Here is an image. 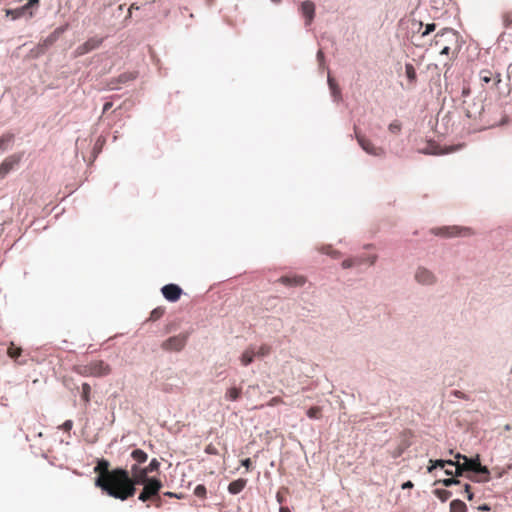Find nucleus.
<instances>
[{
    "label": "nucleus",
    "instance_id": "40",
    "mask_svg": "<svg viewBox=\"0 0 512 512\" xmlns=\"http://www.w3.org/2000/svg\"><path fill=\"white\" fill-rule=\"evenodd\" d=\"M429 463H435L436 468L437 467L444 468L446 465H454L455 464L453 460H442V459L430 460Z\"/></svg>",
    "mask_w": 512,
    "mask_h": 512
},
{
    "label": "nucleus",
    "instance_id": "20",
    "mask_svg": "<svg viewBox=\"0 0 512 512\" xmlns=\"http://www.w3.org/2000/svg\"><path fill=\"white\" fill-rule=\"evenodd\" d=\"M256 356V350L252 346L248 347L241 355L240 361L243 366H247L253 362Z\"/></svg>",
    "mask_w": 512,
    "mask_h": 512
},
{
    "label": "nucleus",
    "instance_id": "31",
    "mask_svg": "<svg viewBox=\"0 0 512 512\" xmlns=\"http://www.w3.org/2000/svg\"><path fill=\"white\" fill-rule=\"evenodd\" d=\"M321 412H322V410L319 406H313L308 409L307 416L310 419H320L322 416Z\"/></svg>",
    "mask_w": 512,
    "mask_h": 512
},
{
    "label": "nucleus",
    "instance_id": "8",
    "mask_svg": "<svg viewBox=\"0 0 512 512\" xmlns=\"http://www.w3.org/2000/svg\"><path fill=\"white\" fill-rule=\"evenodd\" d=\"M102 42H103L102 38L91 37L86 42H84L83 44L79 45L76 48L75 54H76V56L85 55V54L89 53L90 51L98 48L102 44Z\"/></svg>",
    "mask_w": 512,
    "mask_h": 512
},
{
    "label": "nucleus",
    "instance_id": "17",
    "mask_svg": "<svg viewBox=\"0 0 512 512\" xmlns=\"http://www.w3.org/2000/svg\"><path fill=\"white\" fill-rule=\"evenodd\" d=\"M455 458L463 460L466 471L475 472L478 468V465L480 464L478 456L476 458H468L467 456L458 453L456 454Z\"/></svg>",
    "mask_w": 512,
    "mask_h": 512
},
{
    "label": "nucleus",
    "instance_id": "62",
    "mask_svg": "<svg viewBox=\"0 0 512 512\" xmlns=\"http://www.w3.org/2000/svg\"><path fill=\"white\" fill-rule=\"evenodd\" d=\"M498 478H500L502 476V473L500 471H497V475H496Z\"/></svg>",
    "mask_w": 512,
    "mask_h": 512
},
{
    "label": "nucleus",
    "instance_id": "5",
    "mask_svg": "<svg viewBox=\"0 0 512 512\" xmlns=\"http://www.w3.org/2000/svg\"><path fill=\"white\" fill-rule=\"evenodd\" d=\"M462 109L469 119L476 120L482 115L484 106L480 99H463Z\"/></svg>",
    "mask_w": 512,
    "mask_h": 512
},
{
    "label": "nucleus",
    "instance_id": "18",
    "mask_svg": "<svg viewBox=\"0 0 512 512\" xmlns=\"http://www.w3.org/2000/svg\"><path fill=\"white\" fill-rule=\"evenodd\" d=\"M479 76L481 81L484 83H489L494 80L495 85H498L501 82V75L498 73L494 76L493 73L488 69L481 70Z\"/></svg>",
    "mask_w": 512,
    "mask_h": 512
},
{
    "label": "nucleus",
    "instance_id": "58",
    "mask_svg": "<svg viewBox=\"0 0 512 512\" xmlns=\"http://www.w3.org/2000/svg\"><path fill=\"white\" fill-rule=\"evenodd\" d=\"M368 260H369L370 264L373 265L376 261V256H371Z\"/></svg>",
    "mask_w": 512,
    "mask_h": 512
},
{
    "label": "nucleus",
    "instance_id": "52",
    "mask_svg": "<svg viewBox=\"0 0 512 512\" xmlns=\"http://www.w3.org/2000/svg\"><path fill=\"white\" fill-rule=\"evenodd\" d=\"M413 486H414V485H413V483H412L411 481H407V482H404V483L402 484V489H410V488H412Z\"/></svg>",
    "mask_w": 512,
    "mask_h": 512
},
{
    "label": "nucleus",
    "instance_id": "49",
    "mask_svg": "<svg viewBox=\"0 0 512 512\" xmlns=\"http://www.w3.org/2000/svg\"><path fill=\"white\" fill-rule=\"evenodd\" d=\"M205 452L208 454H217L216 448L212 445H208L205 449Z\"/></svg>",
    "mask_w": 512,
    "mask_h": 512
},
{
    "label": "nucleus",
    "instance_id": "29",
    "mask_svg": "<svg viewBox=\"0 0 512 512\" xmlns=\"http://www.w3.org/2000/svg\"><path fill=\"white\" fill-rule=\"evenodd\" d=\"M240 395H241V389L240 388L231 387V388H229L227 390V392L225 394V397L228 400L236 401L237 399H239Z\"/></svg>",
    "mask_w": 512,
    "mask_h": 512
},
{
    "label": "nucleus",
    "instance_id": "11",
    "mask_svg": "<svg viewBox=\"0 0 512 512\" xmlns=\"http://www.w3.org/2000/svg\"><path fill=\"white\" fill-rule=\"evenodd\" d=\"M161 292L166 300L176 302L180 299L183 291L176 284H167L162 287Z\"/></svg>",
    "mask_w": 512,
    "mask_h": 512
},
{
    "label": "nucleus",
    "instance_id": "55",
    "mask_svg": "<svg viewBox=\"0 0 512 512\" xmlns=\"http://www.w3.org/2000/svg\"><path fill=\"white\" fill-rule=\"evenodd\" d=\"M279 512H291L290 509L286 506H281Z\"/></svg>",
    "mask_w": 512,
    "mask_h": 512
},
{
    "label": "nucleus",
    "instance_id": "22",
    "mask_svg": "<svg viewBox=\"0 0 512 512\" xmlns=\"http://www.w3.org/2000/svg\"><path fill=\"white\" fill-rule=\"evenodd\" d=\"M475 473L479 474V478L476 479L478 482H488L490 480V471L486 466H482L481 463L478 465Z\"/></svg>",
    "mask_w": 512,
    "mask_h": 512
},
{
    "label": "nucleus",
    "instance_id": "25",
    "mask_svg": "<svg viewBox=\"0 0 512 512\" xmlns=\"http://www.w3.org/2000/svg\"><path fill=\"white\" fill-rule=\"evenodd\" d=\"M405 74L411 84H414L417 79V74L414 66L411 63L405 65Z\"/></svg>",
    "mask_w": 512,
    "mask_h": 512
},
{
    "label": "nucleus",
    "instance_id": "46",
    "mask_svg": "<svg viewBox=\"0 0 512 512\" xmlns=\"http://www.w3.org/2000/svg\"><path fill=\"white\" fill-rule=\"evenodd\" d=\"M435 28H436V25L434 23L427 24L425 31L422 33V36H426L429 33L433 32L435 30Z\"/></svg>",
    "mask_w": 512,
    "mask_h": 512
},
{
    "label": "nucleus",
    "instance_id": "39",
    "mask_svg": "<svg viewBox=\"0 0 512 512\" xmlns=\"http://www.w3.org/2000/svg\"><path fill=\"white\" fill-rule=\"evenodd\" d=\"M271 352V347L267 344H262L257 350H256V356L264 357L269 355Z\"/></svg>",
    "mask_w": 512,
    "mask_h": 512
},
{
    "label": "nucleus",
    "instance_id": "16",
    "mask_svg": "<svg viewBox=\"0 0 512 512\" xmlns=\"http://www.w3.org/2000/svg\"><path fill=\"white\" fill-rule=\"evenodd\" d=\"M302 15L306 18V24L310 25L315 15V5L312 1L307 0L302 2L300 7Z\"/></svg>",
    "mask_w": 512,
    "mask_h": 512
},
{
    "label": "nucleus",
    "instance_id": "59",
    "mask_svg": "<svg viewBox=\"0 0 512 512\" xmlns=\"http://www.w3.org/2000/svg\"><path fill=\"white\" fill-rule=\"evenodd\" d=\"M435 468H436L435 463H430V466H428V471L431 472Z\"/></svg>",
    "mask_w": 512,
    "mask_h": 512
},
{
    "label": "nucleus",
    "instance_id": "37",
    "mask_svg": "<svg viewBox=\"0 0 512 512\" xmlns=\"http://www.w3.org/2000/svg\"><path fill=\"white\" fill-rule=\"evenodd\" d=\"M328 84L332 91L333 96L334 97L340 96V89H339L338 85L336 84L335 80L333 78H331L330 76L328 77Z\"/></svg>",
    "mask_w": 512,
    "mask_h": 512
},
{
    "label": "nucleus",
    "instance_id": "32",
    "mask_svg": "<svg viewBox=\"0 0 512 512\" xmlns=\"http://www.w3.org/2000/svg\"><path fill=\"white\" fill-rule=\"evenodd\" d=\"M318 250H319V252H321L323 254L330 255L333 258H338L340 255V253L338 251L332 249V247L329 245L321 246Z\"/></svg>",
    "mask_w": 512,
    "mask_h": 512
},
{
    "label": "nucleus",
    "instance_id": "45",
    "mask_svg": "<svg viewBox=\"0 0 512 512\" xmlns=\"http://www.w3.org/2000/svg\"><path fill=\"white\" fill-rule=\"evenodd\" d=\"M283 403H284V402H283V400H282V398H281V397H279V396H275V397H273V398L269 401L268 405H269V406H276V405L283 404Z\"/></svg>",
    "mask_w": 512,
    "mask_h": 512
},
{
    "label": "nucleus",
    "instance_id": "13",
    "mask_svg": "<svg viewBox=\"0 0 512 512\" xmlns=\"http://www.w3.org/2000/svg\"><path fill=\"white\" fill-rule=\"evenodd\" d=\"M278 282L289 287H300L306 283V278L302 275H287L280 277Z\"/></svg>",
    "mask_w": 512,
    "mask_h": 512
},
{
    "label": "nucleus",
    "instance_id": "26",
    "mask_svg": "<svg viewBox=\"0 0 512 512\" xmlns=\"http://www.w3.org/2000/svg\"><path fill=\"white\" fill-rule=\"evenodd\" d=\"M462 145H458V146H446L444 149H442L441 151H437L436 150V147L432 150H422L423 153H426V154H438V153H441V154H445V153H451V152H454L455 150L461 148Z\"/></svg>",
    "mask_w": 512,
    "mask_h": 512
},
{
    "label": "nucleus",
    "instance_id": "14",
    "mask_svg": "<svg viewBox=\"0 0 512 512\" xmlns=\"http://www.w3.org/2000/svg\"><path fill=\"white\" fill-rule=\"evenodd\" d=\"M159 468L160 462L156 458H153L146 467H140L137 464H133L131 466L129 473L132 475H137L138 471H145L146 476H148L149 473L153 471H158Z\"/></svg>",
    "mask_w": 512,
    "mask_h": 512
},
{
    "label": "nucleus",
    "instance_id": "56",
    "mask_svg": "<svg viewBox=\"0 0 512 512\" xmlns=\"http://www.w3.org/2000/svg\"><path fill=\"white\" fill-rule=\"evenodd\" d=\"M479 510H481V511H489L490 508L487 505H483V506L479 507Z\"/></svg>",
    "mask_w": 512,
    "mask_h": 512
},
{
    "label": "nucleus",
    "instance_id": "43",
    "mask_svg": "<svg viewBox=\"0 0 512 512\" xmlns=\"http://www.w3.org/2000/svg\"><path fill=\"white\" fill-rule=\"evenodd\" d=\"M194 494L197 497L204 498L206 496V487L202 484L197 485L194 489Z\"/></svg>",
    "mask_w": 512,
    "mask_h": 512
},
{
    "label": "nucleus",
    "instance_id": "47",
    "mask_svg": "<svg viewBox=\"0 0 512 512\" xmlns=\"http://www.w3.org/2000/svg\"><path fill=\"white\" fill-rule=\"evenodd\" d=\"M464 492L467 494L468 500H472L473 499V493L471 492V486L469 484H465Z\"/></svg>",
    "mask_w": 512,
    "mask_h": 512
},
{
    "label": "nucleus",
    "instance_id": "63",
    "mask_svg": "<svg viewBox=\"0 0 512 512\" xmlns=\"http://www.w3.org/2000/svg\"><path fill=\"white\" fill-rule=\"evenodd\" d=\"M323 53L321 51L318 52V57H322Z\"/></svg>",
    "mask_w": 512,
    "mask_h": 512
},
{
    "label": "nucleus",
    "instance_id": "4",
    "mask_svg": "<svg viewBox=\"0 0 512 512\" xmlns=\"http://www.w3.org/2000/svg\"><path fill=\"white\" fill-rule=\"evenodd\" d=\"M73 371L83 377H105L111 374V366L103 360H93L87 364H77Z\"/></svg>",
    "mask_w": 512,
    "mask_h": 512
},
{
    "label": "nucleus",
    "instance_id": "10",
    "mask_svg": "<svg viewBox=\"0 0 512 512\" xmlns=\"http://www.w3.org/2000/svg\"><path fill=\"white\" fill-rule=\"evenodd\" d=\"M21 160L20 154L10 155L0 164V179H3Z\"/></svg>",
    "mask_w": 512,
    "mask_h": 512
},
{
    "label": "nucleus",
    "instance_id": "61",
    "mask_svg": "<svg viewBox=\"0 0 512 512\" xmlns=\"http://www.w3.org/2000/svg\"><path fill=\"white\" fill-rule=\"evenodd\" d=\"M166 495L169 497L175 496V494H173L172 492H167Z\"/></svg>",
    "mask_w": 512,
    "mask_h": 512
},
{
    "label": "nucleus",
    "instance_id": "23",
    "mask_svg": "<svg viewBox=\"0 0 512 512\" xmlns=\"http://www.w3.org/2000/svg\"><path fill=\"white\" fill-rule=\"evenodd\" d=\"M26 11H27V7H24V6L16 8V9H7L6 16H9L13 20H16V19H19L22 16H24Z\"/></svg>",
    "mask_w": 512,
    "mask_h": 512
},
{
    "label": "nucleus",
    "instance_id": "53",
    "mask_svg": "<svg viewBox=\"0 0 512 512\" xmlns=\"http://www.w3.org/2000/svg\"><path fill=\"white\" fill-rule=\"evenodd\" d=\"M112 108V103L111 102H106L103 106V112H107L109 109Z\"/></svg>",
    "mask_w": 512,
    "mask_h": 512
},
{
    "label": "nucleus",
    "instance_id": "48",
    "mask_svg": "<svg viewBox=\"0 0 512 512\" xmlns=\"http://www.w3.org/2000/svg\"><path fill=\"white\" fill-rule=\"evenodd\" d=\"M38 4L39 0H29L28 3L24 5V7H27L28 10L30 7L38 6Z\"/></svg>",
    "mask_w": 512,
    "mask_h": 512
},
{
    "label": "nucleus",
    "instance_id": "21",
    "mask_svg": "<svg viewBox=\"0 0 512 512\" xmlns=\"http://www.w3.org/2000/svg\"><path fill=\"white\" fill-rule=\"evenodd\" d=\"M131 458L135 461L134 464H137L140 466L141 464L145 463L148 459V454L143 451L142 449H134L131 452Z\"/></svg>",
    "mask_w": 512,
    "mask_h": 512
},
{
    "label": "nucleus",
    "instance_id": "3",
    "mask_svg": "<svg viewBox=\"0 0 512 512\" xmlns=\"http://www.w3.org/2000/svg\"><path fill=\"white\" fill-rule=\"evenodd\" d=\"M430 47L451 61L457 57L460 50L459 34L453 29L445 28L435 35Z\"/></svg>",
    "mask_w": 512,
    "mask_h": 512
},
{
    "label": "nucleus",
    "instance_id": "41",
    "mask_svg": "<svg viewBox=\"0 0 512 512\" xmlns=\"http://www.w3.org/2000/svg\"><path fill=\"white\" fill-rule=\"evenodd\" d=\"M437 483H441L445 487H450L453 485L460 484V481L457 480L456 478H447V479L439 480V481H437Z\"/></svg>",
    "mask_w": 512,
    "mask_h": 512
},
{
    "label": "nucleus",
    "instance_id": "38",
    "mask_svg": "<svg viewBox=\"0 0 512 512\" xmlns=\"http://www.w3.org/2000/svg\"><path fill=\"white\" fill-rule=\"evenodd\" d=\"M164 308L162 307H157L155 308L154 310H152V312L150 313V320H153V321H156L158 319H160L163 315H164Z\"/></svg>",
    "mask_w": 512,
    "mask_h": 512
},
{
    "label": "nucleus",
    "instance_id": "57",
    "mask_svg": "<svg viewBox=\"0 0 512 512\" xmlns=\"http://www.w3.org/2000/svg\"><path fill=\"white\" fill-rule=\"evenodd\" d=\"M445 474L449 475V476H453L454 475V471H452L451 469H446L445 470Z\"/></svg>",
    "mask_w": 512,
    "mask_h": 512
},
{
    "label": "nucleus",
    "instance_id": "12",
    "mask_svg": "<svg viewBox=\"0 0 512 512\" xmlns=\"http://www.w3.org/2000/svg\"><path fill=\"white\" fill-rule=\"evenodd\" d=\"M138 77L137 71H127L120 74L117 78L111 80L110 85L111 89H118L119 84H127L129 82L134 81Z\"/></svg>",
    "mask_w": 512,
    "mask_h": 512
},
{
    "label": "nucleus",
    "instance_id": "9",
    "mask_svg": "<svg viewBox=\"0 0 512 512\" xmlns=\"http://www.w3.org/2000/svg\"><path fill=\"white\" fill-rule=\"evenodd\" d=\"M436 234L446 236V237H454V236H469L472 234V232H471L470 228L452 226V227L440 228V229H438Z\"/></svg>",
    "mask_w": 512,
    "mask_h": 512
},
{
    "label": "nucleus",
    "instance_id": "50",
    "mask_svg": "<svg viewBox=\"0 0 512 512\" xmlns=\"http://www.w3.org/2000/svg\"><path fill=\"white\" fill-rule=\"evenodd\" d=\"M241 464L248 470V469H250L252 463H251L250 458H246V459L242 460Z\"/></svg>",
    "mask_w": 512,
    "mask_h": 512
},
{
    "label": "nucleus",
    "instance_id": "42",
    "mask_svg": "<svg viewBox=\"0 0 512 512\" xmlns=\"http://www.w3.org/2000/svg\"><path fill=\"white\" fill-rule=\"evenodd\" d=\"M388 129L393 134H398L401 131V123L398 120L389 124Z\"/></svg>",
    "mask_w": 512,
    "mask_h": 512
},
{
    "label": "nucleus",
    "instance_id": "35",
    "mask_svg": "<svg viewBox=\"0 0 512 512\" xmlns=\"http://www.w3.org/2000/svg\"><path fill=\"white\" fill-rule=\"evenodd\" d=\"M454 463L455 464L453 466H455V471H454L455 476H462L464 472H467L464 462L461 463L460 459H457V461H454Z\"/></svg>",
    "mask_w": 512,
    "mask_h": 512
},
{
    "label": "nucleus",
    "instance_id": "6",
    "mask_svg": "<svg viewBox=\"0 0 512 512\" xmlns=\"http://www.w3.org/2000/svg\"><path fill=\"white\" fill-rule=\"evenodd\" d=\"M187 342L186 334H179L169 337L162 342L161 348L167 352H179L181 351Z\"/></svg>",
    "mask_w": 512,
    "mask_h": 512
},
{
    "label": "nucleus",
    "instance_id": "24",
    "mask_svg": "<svg viewBox=\"0 0 512 512\" xmlns=\"http://www.w3.org/2000/svg\"><path fill=\"white\" fill-rule=\"evenodd\" d=\"M466 511H467V506L463 501L456 499V500H453L450 502V512H466Z\"/></svg>",
    "mask_w": 512,
    "mask_h": 512
},
{
    "label": "nucleus",
    "instance_id": "64",
    "mask_svg": "<svg viewBox=\"0 0 512 512\" xmlns=\"http://www.w3.org/2000/svg\"><path fill=\"white\" fill-rule=\"evenodd\" d=\"M274 3H279L281 0H272Z\"/></svg>",
    "mask_w": 512,
    "mask_h": 512
},
{
    "label": "nucleus",
    "instance_id": "7",
    "mask_svg": "<svg viewBox=\"0 0 512 512\" xmlns=\"http://www.w3.org/2000/svg\"><path fill=\"white\" fill-rule=\"evenodd\" d=\"M356 139L361 146V148L367 152L368 154L374 156H382L384 155V150L381 147H376L370 139L365 137L364 135L356 132Z\"/></svg>",
    "mask_w": 512,
    "mask_h": 512
},
{
    "label": "nucleus",
    "instance_id": "27",
    "mask_svg": "<svg viewBox=\"0 0 512 512\" xmlns=\"http://www.w3.org/2000/svg\"><path fill=\"white\" fill-rule=\"evenodd\" d=\"M363 262H364V259L360 258V257L346 259V260H344L342 262V267L344 269H348V268H351L353 266L361 265Z\"/></svg>",
    "mask_w": 512,
    "mask_h": 512
},
{
    "label": "nucleus",
    "instance_id": "44",
    "mask_svg": "<svg viewBox=\"0 0 512 512\" xmlns=\"http://www.w3.org/2000/svg\"><path fill=\"white\" fill-rule=\"evenodd\" d=\"M461 95H462V98H463V99H472V98L470 97V95H471V89H470V87H469L468 85L463 86V88H462V92H461Z\"/></svg>",
    "mask_w": 512,
    "mask_h": 512
},
{
    "label": "nucleus",
    "instance_id": "36",
    "mask_svg": "<svg viewBox=\"0 0 512 512\" xmlns=\"http://www.w3.org/2000/svg\"><path fill=\"white\" fill-rule=\"evenodd\" d=\"M502 21L505 28H512V11L503 13Z\"/></svg>",
    "mask_w": 512,
    "mask_h": 512
},
{
    "label": "nucleus",
    "instance_id": "19",
    "mask_svg": "<svg viewBox=\"0 0 512 512\" xmlns=\"http://www.w3.org/2000/svg\"><path fill=\"white\" fill-rule=\"evenodd\" d=\"M246 484H247L246 479L240 478V479L234 480L228 485V491L234 495L238 494L245 488Z\"/></svg>",
    "mask_w": 512,
    "mask_h": 512
},
{
    "label": "nucleus",
    "instance_id": "1",
    "mask_svg": "<svg viewBox=\"0 0 512 512\" xmlns=\"http://www.w3.org/2000/svg\"><path fill=\"white\" fill-rule=\"evenodd\" d=\"M109 466V462L104 459L97 463L94 468L95 473L98 474L95 485L109 496L117 499L118 496L125 494V491H121V487L128 483L129 471L123 468L110 470Z\"/></svg>",
    "mask_w": 512,
    "mask_h": 512
},
{
    "label": "nucleus",
    "instance_id": "15",
    "mask_svg": "<svg viewBox=\"0 0 512 512\" xmlns=\"http://www.w3.org/2000/svg\"><path fill=\"white\" fill-rule=\"evenodd\" d=\"M415 279L423 285H431L435 282L433 273L425 268H418L415 273Z\"/></svg>",
    "mask_w": 512,
    "mask_h": 512
},
{
    "label": "nucleus",
    "instance_id": "33",
    "mask_svg": "<svg viewBox=\"0 0 512 512\" xmlns=\"http://www.w3.org/2000/svg\"><path fill=\"white\" fill-rule=\"evenodd\" d=\"M434 493L442 502L447 501L452 496V493L445 489H436Z\"/></svg>",
    "mask_w": 512,
    "mask_h": 512
},
{
    "label": "nucleus",
    "instance_id": "51",
    "mask_svg": "<svg viewBox=\"0 0 512 512\" xmlns=\"http://www.w3.org/2000/svg\"><path fill=\"white\" fill-rule=\"evenodd\" d=\"M72 421L71 420H67L64 424H63V429L66 430V431H69L71 428H72Z\"/></svg>",
    "mask_w": 512,
    "mask_h": 512
},
{
    "label": "nucleus",
    "instance_id": "2",
    "mask_svg": "<svg viewBox=\"0 0 512 512\" xmlns=\"http://www.w3.org/2000/svg\"><path fill=\"white\" fill-rule=\"evenodd\" d=\"M143 485V489L138 499L142 502L159 498V492L163 487L162 481L155 477H148L145 471H138L137 475L128 474V483L121 487V491H125L124 495L118 496L117 499L125 501L133 497L136 493V486Z\"/></svg>",
    "mask_w": 512,
    "mask_h": 512
},
{
    "label": "nucleus",
    "instance_id": "60",
    "mask_svg": "<svg viewBox=\"0 0 512 512\" xmlns=\"http://www.w3.org/2000/svg\"><path fill=\"white\" fill-rule=\"evenodd\" d=\"M457 397H461L462 396V393L460 391H455L454 393Z\"/></svg>",
    "mask_w": 512,
    "mask_h": 512
},
{
    "label": "nucleus",
    "instance_id": "30",
    "mask_svg": "<svg viewBox=\"0 0 512 512\" xmlns=\"http://www.w3.org/2000/svg\"><path fill=\"white\" fill-rule=\"evenodd\" d=\"M13 134H4L0 137V151H5L8 145L13 141Z\"/></svg>",
    "mask_w": 512,
    "mask_h": 512
},
{
    "label": "nucleus",
    "instance_id": "54",
    "mask_svg": "<svg viewBox=\"0 0 512 512\" xmlns=\"http://www.w3.org/2000/svg\"><path fill=\"white\" fill-rule=\"evenodd\" d=\"M276 498H277V501L282 504L283 501H284V498L282 496V494L280 492H277V495H276Z\"/></svg>",
    "mask_w": 512,
    "mask_h": 512
},
{
    "label": "nucleus",
    "instance_id": "28",
    "mask_svg": "<svg viewBox=\"0 0 512 512\" xmlns=\"http://www.w3.org/2000/svg\"><path fill=\"white\" fill-rule=\"evenodd\" d=\"M22 349L20 347H17L13 342L10 343V346L8 347L7 354L10 358L17 360V358L21 355Z\"/></svg>",
    "mask_w": 512,
    "mask_h": 512
},
{
    "label": "nucleus",
    "instance_id": "34",
    "mask_svg": "<svg viewBox=\"0 0 512 512\" xmlns=\"http://www.w3.org/2000/svg\"><path fill=\"white\" fill-rule=\"evenodd\" d=\"M90 393H91V387L88 383L82 384V399L85 403L90 402Z\"/></svg>",
    "mask_w": 512,
    "mask_h": 512
}]
</instances>
